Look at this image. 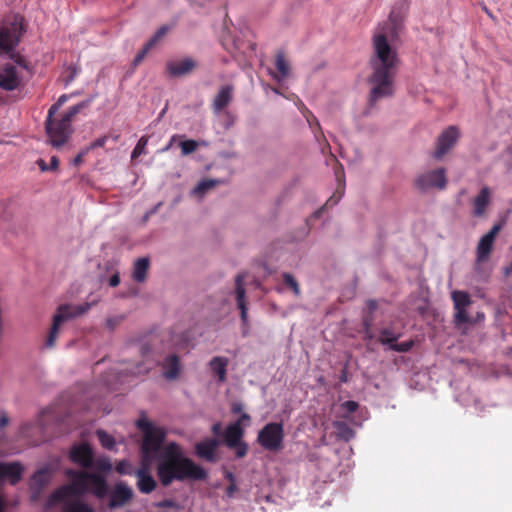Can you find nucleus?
Wrapping results in <instances>:
<instances>
[{
	"mask_svg": "<svg viewBox=\"0 0 512 512\" xmlns=\"http://www.w3.org/2000/svg\"><path fill=\"white\" fill-rule=\"evenodd\" d=\"M403 28V16L393 9L389 17L375 28L369 58L371 73L367 78L371 86L369 102L374 105L383 98L394 95V80L400 66L395 42Z\"/></svg>",
	"mask_w": 512,
	"mask_h": 512,
	"instance_id": "1",
	"label": "nucleus"
},
{
	"mask_svg": "<svg viewBox=\"0 0 512 512\" xmlns=\"http://www.w3.org/2000/svg\"><path fill=\"white\" fill-rule=\"evenodd\" d=\"M65 474L70 482L60 486L49 496L48 505H61L63 512H95L93 507L81 498L91 493L103 499L108 493L105 477L96 472L75 469H67Z\"/></svg>",
	"mask_w": 512,
	"mask_h": 512,
	"instance_id": "2",
	"label": "nucleus"
},
{
	"mask_svg": "<svg viewBox=\"0 0 512 512\" xmlns=\"http://www.w3.org/2000/svg\"><path fill=\"white\" fill-rule=\"evenodd\" d=\"M157 476L165 487L174 481L205 480L206 470L185 457L181 448L175 442L168 443L159 455Z\"/></svg>",
	"mask_w": 512,
	"mask_h": 512,
	"instance_id": "3",
	"label": "nucleus"
},
{
	"mask_svg": "<svg viewBox=\"0 0 512 512\" xmlns=\"http://www.w3.org/2000/svg\"><path fill=\"white\" fill-rule=\"evenodd\" d=\"M87 105L88 102H81L77 105H74L59 118L50 116L48 113L45 120V131L47 135V142L51 146L54 148H60L67 143L73 132L71 125L72 118Z\"/></svg>",
	"mask_w": 512,
	"mask_h": 512,
	"instance_id": "4",
	"label": "nucleus"
},
{
	"mask_svg": "<svg viewBox=\"0 0 512 512\" xmlns=\"http://www.w3.org/2000/svg\"><path fill=\"white\" fill-rule=\"evenodd\" d=\"M25 32L21 21H13L0 27V56L7 55L18 67L29 70L30 64L26 58L15 49Z\"/></svg>",
	"mask_w": 512,
	"mask_h": 512,
	"instance_id": "5",
	"label": "nucleus"
},
{
	"mask_svg": "<svg viewBox=\"0 0 512 512\" xmlns=\"http://www.w3.org/2000/svg\"><path fill=\"white\" fill-rule=\"evenodd\" d=\"M137 427L143 433L141 443V463H152L155 458H159L162 452V446L166 438V430L162 427L153 426L146 419H139Z\"/></svg>",
	"mask_w": 512,
	"mask_h": 512,
	"instance_id": "6",
	"label": "nucleus"
},
{
	"mask_svg": "<svg viewBox=\"0 0 512 512\" xmlns=\"http://www.w3.org/2000/svg\"><path fill=\"white\" fill-rule=\"evenodd\" d=\"M90 307L91 305L89 303L77 306L68 304L60 305L57 308L55 315L53 316L52 326L46 339L45 346L47 348L54 347L61 325L74 317L86 313Z\"/></svg>",
	"mask_w": 512,
	"mask_h": 512,
	"instance_id": "7",
	"label": "nucleus"
},
{
	"mask_svg": "<svg viewBox=\"0 0 512 512\" xmlns=\"http://www.w3.org/2000/svg\"><path fill=\"white\" fill-rule=\"evenodd\" d=\"M284 436L283 424L270 422L258 432L257 442L264 450L276 452L283 448Z\"/></svg>",
	"mask_w": 512,
	"mask_h": 512,
	"instance_id": "8",
	"label": "nucleus"
},
{
	"mask_svg": "<svg viewBox=\"0 0 512 512\" xmlns=\"http://www.w3.org/2000/svg\"><path fill=\"white\" fill-rule=\"evenodd\" d=\"M446 185L447 178L446 170L444 168L424 172L418 175L415 179L416 188L422 192L433 188L442 190Z\"/></svg>",
	"mask_w": 512,
	"mask_h": 512,
	"instance_id": "9",
	"label": "nucleus"
},
{
	"mask_svg": "<svg viewBox=\"0 0 512 512\" xmlns=\"http://www.w3.org/2000/svg\"><path fill=\"white\" fill-rule=\"evenodd\" d=\"M17 64L4 63L0 66V89L14 91L22 87V76L17 70Z\"/></svg>",
	"mask_w": 512,
	"mask_h": 512,
	"instance_id": "10",
	"label": "nucleus"
},
{
	"mask_svg": "<svg viewBox=\"0 0 512 512\" xmlns=\"http://www.w3.org/2000/svg\"><path fill=\"white\" fill-rule=\"evenodd\" d=\"M459 131L456 126H449L437 138L436 149L433 153L435 159H441L456 144L459 139Z\"/></svg>",
	"mask_w": 512,
	"mask_h": 512,
	"instance_id": "11",
	"label": "nucleus"
},
{
	"mask_svg": "<svg viewBox=\"0 0 512 512\" xmlns=\"http://www.w3.org/2000/svg\"><path fill=\"white\" fill-rule=\"evenodd\" d=\"M502 229V224H494L488 233L481 237L476 248V260L479 263L485 262L493 250L494 241Z\"/></svg>",
	"mask_w": 512,
	"mask_h": 512,
	"instance_id": "12",
	"label": "nucleus"
},
{
	"mask_svg": "<svg viewBox=\"0 0 512 512\" xmlns=\"http://www.w3.org/2000/svg\"><path fill=\"white\" fill-rule=\"evenodd\" d=\"M69 458L83 469H91L94 465V451L90 444L85 442L74 445L70 449Z\"/></svg>",
	"mask_w": 512,
	"mask_h": 512,
	"instance_id": "13",
	"label": "nucleus"
},
{
	"mask_svg": "<svg viewBox=\"0 0 512 512\" xmlns=\"http://www.w3.org/2000/svg\"><path fill=\"white\" fill-rule=\"evenodd\" d=\"M244 279H245V274H242V273H239L235 277L234 296H235L237 307L240 310V318L242 321V325L244 327H248V324H249L248 307H247Z\"/></svg>",
	"mask_w": 512,
	"mask_h": 512,
	"instance_id": "14",
	"label": "nucleus"
},
{
	"mask_svg": "<svg viewBox=\"0 0 512 512\" xmlns=\"http://www.w3.org/2000/svg\"><path fill=\"white\" fill-rule=\"evenodd\" d=\"M151 463H141V468L135 472L137 487L144 494L151 493L156 488V481L150 474Z\"/></svg>",
	"mask_w": 512,
	"mask_h": 512,
	"instance_id": "15",
	"label": "nucleus"
},
{
	"mask_svg": "<svg viewBox=\"0 0 512 512\" xmlns=\"http://www.w3.org/2000/svg\"><path fill=\"white\" fill-rule=\"evenodd\" d=\"M197 67V62L192 58L169 61L166 70L171 77H182L190 74Z\"/></svg>",
	"mask_w": 512,
	"mask_h": 512,
	"instance_id": "16",
	"label": "nucleus"
},
{
	"mask_svg": "<svg viewBox=\"0 0 512 512\" xmlns=\"http://www.w3.org/2000/svg\"><path fill=\"white\" fill-rule=\"evenodd\" d=\"M23 470L19 462H0V481L7 479L10 484L16 485L22 478Z\"/></svg>",
	"mask_w": 512,
	"mask_h": 512,
	"instance_id": "17",
	"label": "nucleus"
},
{
	"mask_svg": "<svg viewBox=\"0 0 512 512\" xmlns=\"http://www.w3.org/2000/svg\"><path fill=\"white\" fill-rule=\"evenodd\" d=\"M132 496L133 491L131 488L123 484H117L110 493L109 507L111 509L122 507L131 500Z\"/></svg>",
	"mask_w": 512,
	"mask_h": 512,
	"instance_id": "18",
	"label": "nucleus"
},
{
	"mask_svg": "<svg viewBox=\"0 0 512 512\" xmlns=\"http://www.w3.org/2000/svg\"><path fill=\"white\" fill-rule=\"evenodd\" d=\"M331 160L335 163L334 174H335L336 180L338 182L337 193L339 195L336 196V194H334L332 197H330L327 200L325 206H333V205L337 204L338 201L340 200V198L343 194V190H344V177H345L344 168H343L342 164L339 163L333 155L331 156Z\"/></svg>",
	"mask_w": 512,
	"mask_h": 512,
	"instance_id": "19",
	"label": "nucleus"
},
{
	"mask_svg": "<svg viewBox=\"0 0 512 512\" xmlns=\"http://www.w3.org/2000/svg\"><path fill=\"white\" fill-rule=\"evenodd\" d=\"M219 445V442L215 438L205 439L196 444L195 450L199 457L204 458L208 461H213L215 458V452Z\"/></svg>",
	"mask_w": 512,
	"mask_h": 512,
	"instance_id": "20",
	"label": "nucleus"
},
{
	"mask_svg": "<svg viewBox=\"0 0 512 512\" xmlns=\"http://www.w3.org/2000/svg\"><path fill=\"white\" fill-rule=\"evenodd\" d=\"M51 474L48 469L36 471L30 480V489L34 494H39L50 482Z\"/></svg>",
	"mask_w": 512,
	"mask_h": 512,
	"instance_id": "21",
	"label": "nucleus"
},
{
	"mask_svg": "<svg viewBox=\"0 0 512 512\" xmlns=\"http://www.w3.org/2000/svg\"><path fill=\"white\" fill-rule=\"evenodd\" d=\"M243 435L244 428L240 426L239 423L229 424L224 433L225 443L227 447L234 448V446H236L238 442H241Z\"/></svg>",
	"mask_w": 512,
	"mask_h": 512,
	"instance_id": "22",
	"label": "nucleus"
},
{
	"mask_svg": "<svg viewBox=\"0 0 512 512\" xmlns=\"http://www.w3.org/2000/svg\"><path fill=\"white\" fill-rule=\"evenodd\" d=\"M233 87L225 85L220 88L213 101V108L216 112L222 111L232 100Z\"/></svg>",
	"mask_w": 512,
	"mask_h": 512,
	"instance_id": "23",
	"label": "nucleus"
},
{
	"mask_svg": "<svg viewBox=\"0 0 512 512\" xmlns=\"http://www.w3.org/2000/svg\"><path fill=\"white\" fill-rule=\"evenodd\" d=\"M276 73H271L274 79L281 81L290 75V63L286 59L284 51H278L275 58Z\"/></svg>",
	"mask_w": 512,
	"mask_h": 512,
	"instance_id": "24",
	"label": "nucleus"
},
{
	"mask_svg": "<svg viewBox=\"0 0 512 512\" xmlns=\"http://www.w3.org/2000/svg\"><path fill=\"white\" fill-rule=\"evenodd\" d=\"M229 359L222 356H215L209 362L211 371L218 377L220 382H225L227 379V367Z\"/></svg>",
	"mask_w": 512,
	"mask_h": 512,
	"instance_id": "25",
	"label": "nucleus"
},
{
	"mask_svg": "<svg viewBox=\"0 0 512 512\" xmlns=\"http://www.w3.org/2000/svg\"><path fill=\"white\" fill-rule=\"evenodd\" d=\"M163 375L168 380H174L178 377L180 371L179 357L175 354L169 355L163 362Z\"/></svg>",
	"mask_w": 512,
	"mask_h": 512,
	"instance_id": "26",
	"label": "nucleus"
},
{
	"mask_svg": "<svg viewBox=\"0 0 512 512\" xmlns=\"http://www.w3.org/2000/svg\"><path fill=\"white\" fill-rule=\"evenodd\" d=\"M490 202V190L488 187H483L480 193L473 200V214L480 217L484 214Z\"/></svg>",
	"mask_w": 512,
	"mask_h": 512,
	"instance_id": "27",
	"label": "nucleus"
},
{
	"mask_svg": "<svg viewBox=\"0 0 512 512\" xmlns=\"http://www.w3.org/2000/svg\"><path fill=\"white\" fill-rule=\"evenodd\" d=\"M149 265L150 261L147 257L139 258L135 261L132 277L136 282L141 283L146 280Z\"/></svg>",
	"mask_w": 512,
	"mask_h": 512,
	"instance_id": "28",
	"label": "nucleus"
},
{
	"mask_svg": "<svg viewBox=\"0 0 512 512\" xmlns=\"http://www.w3.org/2000/svg\"><path fill=\"white\" fill-rule=\"evenodd\" d=\"M400 337L401 333L396 332L392 327H384L379 331L378 341L389 347L392 343L397 342Z\"/></svg>",
	"mask_w": 512,
	"mask_h": 512,
	"instance_id": "29",
	"label": "nucleus"
},
{
	"mask_svg": "<svg viewBox=\"0 0 512 512\" xmlns=\"http://www.w3.org/2000/svg\"><path fill=\"white\" fill-rule=\"evenodd\" d=\"M454 308H467L472 304L470 295L465 291L456 290L451 294Z\"/></svg>",
	"mask_w": 512,
	"mask_h": 512,
	"instance_id": "30",
	"label": "nucleus"
},
{
	"mask_svg": "<svg viewBox=\"0 0 512 512\" xmlns=\"http://www.w3.org/2000/svg\"><path fill=\"white\" fill-rule=\"evenodd\" d=\"M96 435L103 448L107 450H113L115 448L116 442L112 435L102 429L97 430Z\"/></svg>",
	"mask_w": 512,
	"mask_h": 512,
	"instance_id": "31",
	"label": "nucleus"
},
{
	"mask_svg": "<svg viewBox=\"0 0 512 512\" xmlns=\"http://www.w3.org/2000/svg\"><path fill=\"white\" fill-rule=\"evenodd\" d=\"M220 183H221V181L220 180H216V179H205V180H202L194 188L193 193L197 194V195H202L206 191L212 189L213 187L217 186Z\"/></svg>",
	"mask_w": 512,
	"mask_h": 512,
	"instance_id": "32",
	"label": "nucleus"
},
{
	"mask_svg": "<svg viewBox=\"0 0 512 512\" xmlns=\"http://www.w3.org/2000/svg\"><path fill=\"white\" fill-rule=\"evenodd\" d=\"M92 468L100 472H110L112 469L111 461L108 457H99L97 459L94 458V465Z\"/></svg>",
	"mask_w": 512,
	"mask_h": 512,
	"instance_id": "33",
	"label": "nucleus"
},
{
	"mask_svg": "<svg viewBox=\"0 0 512 512\" xmlns=\"http://www.w3.org/2000/svg\"><path fill=\"white\" fill-rule=\"evenodd\" d=\"M454 310V323L457 326L471 322V319L467 313V308H454Z\"/></svg>",
	"mask_w": 512,
	"mask_h": 512,
	"instance_id": "34",
	"label": "nucleus"
},
{
	"mask_svg": "<svg viewBox=\"0 0 512 512\" xmlns=\"http://www.w3.org/2000/svg\"><path fill=\"white\" fill-rule=\"evenodd\" d=\"M182 155L186 156L196 151L198 142L196 140H185L180 143Z\"/></svg>",
	"mask_w": 512,
	"mask_h": 512,
	"instance_id": "35",
	"label": "nucleus"
},
{
	"mask_svg": "<svg viewBox=\"0 0 512 512\" xmlns=\"http://www.w3.org/2000/svg\"><path fill=\"white\" fill-rule=\"evenodd\" d=\"M414 346V341L409 340L401 343H392L388 348L389 350L396 351V352H408L410 351Z\"/></svg>",
	"mask_w": 512,
	"mask_h": 512,
	"instance_id": "36",
	"label": "nucleus"
},
{
	"mask_svg": "<svg viewBox=\"0 0 512 512\" xmlns=\"http://www.w3.org/2000/svg\"><path fill=\"white\" fill-rule=\"evenodd\" d=\"M335 427L337 428L339 434L345 439L349 440L353 437V430L344 422H336Z\"/></svg>",
	"mask_w": 512,
	"mask_h": 512,
	"instance_id": "37",
	"label": "nucleus"
},
{
	"mask_svg": "<svg viewBox=\"0 0 512 512\" xmlns=\"http://www.w3.org/2000/svg\"><path fill=\"white\" fill-rule=\"evenodd\" d=\"M283 281L284 283L293 290V292L295 293V295H299L300 294V287H299V284L298 282L296 281V279L289 273H284L283 274Z\"/></svg>",
	"mask_w": 512,
	"mask_h": 512,
	"instance_id": "38",
	"label": "nucleus"
},
{
	"mask_svg": "<svg viewBox=\"0 0 512 512\" xmlns=\"http://www.w3.org/2000/svg\"><path fill=\"white\" fill-rule=\"evenodd\" d=\"M147 142H148V139L144 136L139 139L138 143L136 144V146L133 149L132 154H131V157L133 159L139 157L144 152Z\"/></svg>",
	"mask_w": 512,
	"mask_h": 512,
	"instance_id": "39",
	"label": "nucleus"
},
{
	"mask_svg": "<svg viewBox=\"0 0 512 512\" xmlns=\"http://www.w3.org/2000/svg\"><path fill=\"white\" fill-rule=\"evenodd\" d=\"M116 471L122 475L132 474V465L127 460H122L116 465Z\"/></svg>",
	"mask_w": 512,
	"mask_h": 512,
	"instance_id": "40",
	"label": "nucleus"
},
{
	"mask_svg": "<svg viewBox=\"0 0 512 512\" xmlns=\"http://www.w3.org/2000/svg\"><path fill=\"white\" fill-rule=\"evenodd\" d=\"M154 506L159 509H165V508L179 509L180 508V505L173 499H163L159 502H156L154 504Z\"/></svg>",
	"mask_w": 512,
	"mask_h": 512,
	"instance_id": "41",
	"label": "nucleus"
},
{
	"mask_svg": "<svg viewBox=\"0 0 512 512\" xmlns=\"http://www.w3.org/2000/svg\"><path fill=\"white\" fill-rule=\"evenodd\" d=\"M169 28L168 26H162L160 27L156 33L154 34V36L148 41V43L152 46H154L163 36L166 35V33L168 32Z\"/></svg>",
	"mask_w": 512,
	"mask_h": 512,
	"instance_id": "42",
	"label": "nucleus"
},
{
	"mask_svg": "<svg viewBox=\"0 0 512 512\" xmlns=\"http://www.w3.org/2000/svg\"><path fill=\"white\" fill-rule=\"evenodd\" d=\"M233 449L235 450L236 457L243 458L246 456L248 452V445L245 442L241 441L238 442V444L234 446Z\"/></svg>",
	"mask_w": 512,
	"mask_h": 512,
	"instance_id": "43",
	"label": "nucleus"
},
{
	"mask_svg": "<svg viewBox=\"0 0 512 512\" xmlns=\"http://www.w3.org/2000/svg\"><path fill=\"white\" fill-rule=\"evenodd\" d=\"M107 139V136H102L96 139L95 141L91 142L86 148L90 152L93 149L104 147L107 142Z\"/></svg>",
	"mask_w": 512,
	"mask_h": 512,
	"instance_id": "44",
	"label": "nucleus"
},
{
	"mask_svg": "<svg viewBox=\"0 0 512 512\" xmlns=\"http://www.w3.org/2000/svg\"><path fill=\"white\" fill-rule=\"evenodd\" d=\"M66 100H67V96L61 95L59 97L58 101L49 108L48 113L50 114V116H54L56 114V112L58 111V109L60 108V106L62 104H64Z\"/></svg>",
	"mask_w": 512,
	"mask_h": 512,
	"instance_id": "45",
	"label": "nucleus"
},
{
	"mask_svg": "<svg viewBox=\"0 0 512 512\" xmlns=\"http://www.w3.org/2000/svg\"><path fill=\"white\" fill-rule=\"evenodd\" d=\"M341 407L346 410L348 413H354L359 405L357 402L355 401H352V400H348V401H345L341 404Z\"/></svg>",
	"mask_w": 512,
	"mask_h": 512,
	"instance_id": "46",
	"label": "nucleus"
},
{
	"mask_svg": "<svg viewBox=\"0 0 512 512\" xmlns=\"http://www.w3.org/2000/svg\"><path fill=\"white\" fill-rule=\"evenodd\" d=\"M153 46L150 45L148 42L147 44L143 47V49L141 51L138 52V54L136 55L135 59H134V63L135 64H139L143 59L144 57L146 56V54L148 53V51L152 48Z\"/></svg>",
	"mask_w": 512,
	"mask_h": 512,
	"instance_id": "47",
	"label": "nucleus"
},
{
	"mask_svg": "<svg viewBox=\"0 0 512 512\" xmlns=\"http://www.w3.org/2000/svg\"><path fill=\"white\" fill-rule=\"evenodd\" d=\"M89 153L88 149L83 148L73 159V165L79 166L83 163L84 157Z\"/></svg>",
	"mask_w": 512,
	"mask_h": 512,
	"instance_id": "48",
	"label": "nucleus"
},
{
	"mask_svg": "<svg viewBox=\"0 0 512 512\" xmlns=\"http://www.w3.org/2000/svg\"><path fill=\"white\" fill-rule=\"evenodd\" d=\"M364 339L372 340L374 338V334L371 331V324L368 320H364Z\"/></svg>",
	"mask_w": 512,
	"mask_h": 512,
	"instance_id": "49",
	"label": "nucleus"
},
{
	"mask_svg": "<svg viewBox=\"0 0 512 512\" xmlns=\"http://www.w3.org/2000/svg\"><path fill=\"white\" fill-rule=\"evenodd\" d=\"M59 158L57 156H52L50 159V165L48 167V171H57L59 168Z\"/></svg>",
	"mask_w": 512,
	"mask_h": 512,
	"instance_id": "50",
	"label": "nucleus"
},
{
	"mask_svg": "<svg viewBox=\"0 0 512 512\" xmlns=\"http://www.w3.org/2000/svg\"><path fill=\"white\" fill-rule=\"evenodd\" d=\"M120 283V276L118 273L113 274L109 279V285L111 287H116Z\"/></svg>",
	"mask_w": 512,
	"mask_h": 512,
	"instance_id": "51",
	"label": "nucleus"
},
{
	"mask_svg": "<svg viewBox=\"0 0 512 512\" xmlns=\"http://www.w3.org/2000/svg\"><path fill=\"white\" fill-rule=\"evenodd\" d=\"M9 423V418L5 412L1 413L0 416V429H3Z\"/></svg>",
	"mask_w": 512,
	"mask_h": 512,
	"instance_id": "52",
	"label": "nucleus"
},
{
	"mask_svg": "<svg viewBox=\"0 0 512 512\" xmlns=\"http://www.w3.org/2000/svg\"><path fill=\"white\" fill-rule=\"evenodd\" d=\"M249 421H250V416L247 413H243L240 416V418L237 421H235L234 423H239V425L243 427L244 422H249Z\"/></svg>",
	"mask_w": 512,
	"mask_h": 512,
	"instance_id": "53",
	"label": "nucleus"
},
{
	"mask_svg": "<svg viewBox=\"0 0 512 512\" xmlns=\"http://www.w3.org/2000/svg\"><path fill=\"white\" fill-rule=\"evenodd\" d=\"M36 164L38 165V167L40 168V170H41L42 172H46V171H48V167H49V165H47V164H46V162H45L43 159H41V158H40V159H38V160L36 161Z\"/></svg>",
	"mask_w": 512,
	"mask_h": 512,
	"instance_id": "54",
	"label": "nucleus"
},
{
	"mask_svg": "<svg viewBox=\"0 0 512 512\" xmlns=\"http://www.w3.org/2000/svg\"><path fill=\"white\" fill-rule=\"evenodd\" d=\"M236 491V486L234 483H231L227 488H226V494L228 497H232L234 495V492Z\"/></svg>",
	"mask_w": 512,
	"mask_h": 512,
	"instance_id": "55",
	"label": "nucleus"
},
{
	"mask_svg": "<svg viewBox=\"0 0 512 512\" xmlns=\"http://www.w3.org/2000/svg\"><path fill=\"white\" fill-rule=\"evenodd\" d=\"M242 408H243L242 404L235 403V404L232 405L231 411L234 414H238V413H240L242 411Z\"/></svg>",
	"mask_w": 512,
	"mask_h": 512,
	"instance_id": "56",
	"label": "nucleus"
},
{
	"mask_svg": "<svg viewBox=\"0 0 512 512\" xmlns=\"http://www.w3.org/2000/svg\"><path fill=\"white\" fill-rule=\"evenodd\" d=\"M212 432L215 434V435H219L221 433V423L217 422L215 424H213L212 426Z\"/></svg>",
	"mask_w": 512,
	"mask_h": 512,
	"instance_id": "57",
	"label": "nucleus"
},
{
	"mask_svg": "<svg viewBox=\"0 0 512 512\" xmlns=\"http://www.w3.org/2000/svg\"><path fill=\"white\" fill-rule=\"evenodd\" d=\"M367 306L370 311H374L377 308V302L375 300H369Z\"/></svg>",
	"mask_w": 512,
	"mask_h": 512,
	"instance_id": "58",
	"label": "nucleus"
},
{
	"mask_svg": "<svg viewBox=\"0 0 512 512\" xmlns=\"http://www.w3.org/2000/svg\"><path fill=\"white\" fill-rule=\"evenodd\" d=\"M176 137H177V135L172 136V138L170 139L169 144L163 149L164 151H167V150L170 149V147L173 145V142L176 139Z\"/></svg>",
	"mask_w": 512,
	"mask_h": 512,
	"instance_id": "59",
	"label": "nucleus"
},
{
	"mask_svg": "<svg viewBox=\"0 0 512 512\" xmlns=\"http://www.w3.org/2000/svg\"><path fill=\"white\" fill-rule=\"evenodd\" d=\"M176 137H177V135L172 136V138L170 139L169 144L163 149L164 151H167V150L170 149V147L173 145V142L176 139Z\"/></svg>",
	"mask_w": 512,
	"mask_h": 512,
	"instance_id": "60",
	"label": "nucleus"
},
{
	"mask_svg": "<svg viewBox=\"0 0 512 512\" xmlns=\"http://www.w3.org/2000/svg\"><path fill=\"white\" fill-rule=\"evenodd\" d=\"M176 137H177V135L172 136V138L170 139L169 144L163 149L164 151H167V150L170 149V147L173 145V142L176 139Z\"/></svg>",
	"mask_w": 512,
	"mask_h": 512,
	"instance_id": "61",
	"label": "nucleus"
},
{
	"mask_svg": "<svg viewBox=\"0 0 512 512\" xmlns=\"http://www.w3.org/2000/svg\"><path fill=\"white\" fill-rule=\"evenodd\" d=\"M3 510V502H2V499L0 498V512H2Z\"/></svg>",
	"mask_w": 512,
	"mask_h": 512,
	"instance_id": "62",
	"label": "nucleus"
},
{
	"mask_svg": "<svg viewBox=\"0 0 512 512\" xmlns=\"http://www.w3.org/2000/svg\"><path fill=\"white\" fill-rule=\"evenodd\" d=\"M26 427H27V425H26V424H25V425H22V433H24V432H25Z\"/></svg>",
	"mask_w": 512,
	"mask_h": 512,
	"instance_id": "63",
	"label": "nucleus"
},
{
	"mask_svg": "<svg viewBox=\"0 0 512 512\" xmlns=\"http://www.w3.org/2000/svg\"><path fill=\"white\" fill-rule=\"evenodd\" d=\"M312 118H313V121H315V122H316V125H318V126H319V122L316 120V118H315V117H312Z\"/></svg>",
	"mask_w": 512,
	"mask_h": 512,
	"instance_id": "64",
	"label": "nucleus"
}]
</instances>
